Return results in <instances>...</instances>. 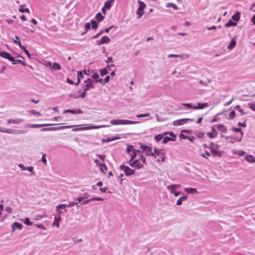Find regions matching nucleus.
<instances>
[{
  "label": "nucleus",
  "mask_w": 255,
  "mask_h": 255,
  "mask_svg": "<svg viewBox=\"0 0 255 255\" xmlns=\"http://www.w3.org/2000/svg\"><path fill=\"white\" fill-rule=\"evenodd\" d=\"M115 1V0H107L104 4V7L106 8V9H110L112 6V3Z\"/></svg>",
  "instance_id": "25"
},
{
  "label": "nucleus",
  "mask_w": 255,
  "mask_h": 255,
  "mask_svg": "<svg viewBox=\"0 0 255 255\" xmlns=\"http://www.w3.org/2000/svg\"><path fill=\"white\" fill-rule=\"evenodd\" d=\"M99 166L100 167V170L101 171H104V169L107 170V166L104 163H99Z\"/></svg>",
  "instance_id": "51"
},
{
  "label": "nucleus",
  "mask_w": 255,
  "mask_h": 255,
  "mask_svg": "<svg viewBox=\"0 0 255 255\" xmlns=\"http://www.w3.org/2000/svg\"><path fill=\"white\" fill-rule=\"evenodd\" d=\"M34 226L37 227L38 228L42 229V230H45V227L42 224H36V225H34Z\"/></svg>",
  "instance_id": "61"
},
{
  "label": "nucleus",
  "mask_w": 255,
  "mask_h": 255,
  "mask_svg": "<svg viewBox=\"0 0 255 255\" xmlns=\"http://www.w3.org/2000/svg\"><path fill=\"white\" fill-rule=\"evenodd\" d=\"M164 136V133H163V134H158L157 135H156L154 136V139L157 142H158V141H160L163 138Z\"/></svg>",
  "instance_id": "38"
},
{
  "label": "nucleus",
  "mask_w": 255,
  "mask_h": 255,
  "mask_svg": "<svg viewBox=\"0 0 255 255\" xmlns=\"http://www.w3.org/2000/svg\"><path fill=\"white\" fill-rule=\"evenodd\" d=\"M140 159L133 160L130 164L131 167L140 169L143 167L144 164H146L145 158L143 156L142 153L140 154Z\"/></svg>",
  "instance_id": "2"
},
{
  "label": "nucleus",
  "mask_w": 255,
  "mask_h": 255,
  "mask_svg": "<svg viewBox=\"0 0 255 255\" xmlns=\"http://www.w3.org/2000/svg\"><path fill=\"white\" fill-rule=\"evenodd\" d=\"M89 196L90 195L89 194L85 192L82 197H79L76 199L75 198L74 200L78 201L79 203H81L82 200H84V199H88V198L89 197Z\"/></svg>",
  "instance_id": "22"
},
{
  "label": "nucleus",
  "mask_w": 255,
  "mask_h": 255,
  "mask_svg": "<svg viewBox=\"0 0 255 255\" xmlns=\"http://www.w3.org/2000/svg\"><path fill=\"white\" fill-rule=\"evenodd\" d=\"M217 128L219 130H220L223 133H226L227 131V128L226 127H225L223 125H217Z\"/></svg>",
  "instance_id": "26"
},
{
  "label": "nucleus",
  "mask_w": 255,
  "mask_h": 255,
  "mask_svg": "<svg viewBox=\"0 0 255 255\" xmlns=\"http://www.w3.org/2000/svg\"><path fill=\"white\" fill-rule=\"evenodd\" d=\"M0 132L9 133V134H23L27 132L25 130H15L10 128H4L0 127Z\"/></svg>",
  "instance_id": "4"
},
{
  "label": "nucleus",
  "mask_w": 255,
  "mask_h": 255,
  "mask_svg": "<svg viewBox=\"0 0 255 255\" xmlns=\"http://www.w3.org/2000/svg\"><path fill=\"white\" fill-rule=\"evenodd\" d=\"M86 91H85L84 90L83 92L82 93L81 95L78 96H74V98L75 99H78L79 98H84L86 97Z\"/></svg>",
  "instance_id": "54"
},
{
  "label": "nucleus",
  "mask_w": 255,
  "mask_h": 255,
  "mask_svg": "<svg viewBox=\"0 0 255 255\" xmlns=\"http://www.w3.org/2000/svg\"><path fill=\"white\" fill-rule=\"evenodd\" d=\"M91 26V23L87 22V23H85V27H84L85 31L82 33V35H84V34L86 33L90 29Z\"/></svg>",
  "instance_id": "39"
},
{
  "label": "nucleus",
  "mask_w": 255,
  "mask_h": 255,
  "mask_svg": "<svg viewBox=\"0 0 255 255\" xmlns=\"http://www.w3.org/2000/svg\"><path fill=\"white\" fill-rule=\"evenodd\" d=\"M167 188L168 190L170 191V193L172 194H174V193L176 192V189L172 185L167 186Z\"/></svg>",
  "instance_id": "44"
},
{
  "label": "nucleus",
  "mask_w": 255,
  "mask_h": 255,
  "mask_svg": "<svg viewBox=\"0 0 255 255\" xmlns=\"http://www.w3.org/2000/svg\"><path fill=\"white\" fill-rule=\"evenodd\" d=\"M232 130L235 132H240V134L236 136H224L222 135V137H224L226 140H228L229 139H232V140L230 141V143H233L235 141L236 142H240L242 140V139L243 136V132L242 131L241 128H233Z\"/></svg>",
  "instance_id": "1"
},
{
  "label": "nucleus",
  "mask_w": 255,
  "mask_h": 255,
  "mask_svg": "<svg viewBox=\"0 0 255 255\" xmlns=\"http://www.w3.org/2000/svg\"><path fill=\"white\" fill-rule=\"evenodd\" d=\"M76 126H60L57 127H52V128H43L41 129V131H56L61 130L66 128H71L74 127H76Z\"/></svg>",
  "instance_id": "6"
},
{
  "label": "nucleus",
  "mask_w": 255,
  "mask_h": 255,
  "mask_svg": "<svg viewBox=\"0 0 255 255\" xmlns=\"http://www.w3.org/2000/svg\"><path fill=\"white\" fill-rule=\"evenodd\" d=\"M237 23L236 22L233 21L232 20H229L228 22L225 24V26L226 27H229L231 26H235Z\"/></svg>",
  "instance_id": "34"
},
{
  "label": "nucleus",
  "mask_w": 255,
  "mask_h": 255,
  "mask_svg": "<svg viewBox=\"0 0 255 255\" xmlns=\"http://www.w3.org/2000/svg\"><path fill=\"white\" fill-rule=\"evenodd\" d=\"M249 107L253 111H255V104L253 103H249Z\"/></svg>",
  "instance_id": "60"
},
{
  "label": "nucleus",
  "mask_w": 255,
  "mask_h": 255,
  "mask_svg": "<svg viewBox=\"0 0 255 255\" xmlns=\"http://www.w3.org/2000/svg\"><path fill=\"white\" fill-rule=\"evenodd\" d=\"M26 170L30 172V175H34L35 172L34 171V168L32 166L27 167Z\"/></svg>",
  "instance_id": "49"
},
{
  "label": "nucleus",
  "mask_w": 255,
  "mask_h": 255,
  "mask_svg": "<svg viewBox=\"0 0 255 255\" xmlns=\"http://www.w3.org/2000/svg\"><path fill=\"white\" fill-rule=\"evenodd\" d=\"M91 24H92V28L94 29H96L98 26V24L97 23V22L94 20H92L91 22Z\"/></svg>",
  "instance_id": "48"
},
{
  "label": "nucleus",
  "mask_w": 255,
  "mask_h": 255,
  "mask_svg": "<svg viewBox=\"0 0 255 255\" xmlns=\"http://www.w3.org/2000/svg\"><path fill=\"white\" fill-rule=\"evenodd\" d=\"M109 127V126H93L91 127H85L73 128L72 129V130L73 131H77L83 130H88V129H96V128H100L101 127Z\"/></svg>",
  "instance_id": "11"
},
{
  "label": "nucleus",
  "mask_w": 255,
  "mask_h": 255,
  "mask_svg": "<svg viewBox=\"0 0 255 255\" xmlns=\"http://www.w3.org/2000/svg\"><path fill=\"white\" fill-rule=\"evenodd\" d=\"M182 105L186 107L189 109H194L195 106H193L191 103H182Z\"/></svg>",
  "instance_id": "45"
},
{
  "label": "nucleus",
  "mask_w": 255,
  "mask_h": 255,
  "mask_svg": "<svg viewBox=\"0 0 255 255\" xmlns=\"http://www.w3.org/2000/svg\"><path fill=\"white\" fill-rule=\"evenodd\" d=\"M9 55V53L5 52V51H2L1 56L3 58H6L7 56Z\"/></svg>",
  "instance_id": "58"
},
{
  "label": "nucleus",
  "mask_w": 255,
  "mask_h": 255,
  "mask_svg": "<svg viewBox=\"0 0 255 255\" xmlns=\"http://www.w3.org/2000/svg\"><path fill=\"white\" fill-rule=\"evenodd\" d=\"M187 199V196H183L182 197H180L179 199L177 201L176 205H181L182 204V202L183 201H186Z\"/></svg>",
  "instance_id": "27"
},
{
  "label": "nucleus",
  "mask_w": 255,
  "mask_h": 255,
  "mask_svg": "<svg viewBox=\"0 0 255 255\" xmlns=\"http://www.w3.org/2000/svg\"><path fill=\"white\" fill-rule=\"evenodd\" d=\"M23 223L27 226H32V223L30 221L29 219L28 218H26L23 221Z\"/></svg>",
  "instance_id": "52"
},
{
  "label": "nucleus",
  "mask_w": 255,
  "mask_h": 255,
  "mask_svg": "<svg viewBox=\"0 0 255 255\" xmlns=\"http://www.w3.org/2000/svg\"><path fill=\"white\" fill-rule=\"evenodd\" d=\"M240 13L239 12H237L236 14H234L232 16V19L235 22L238 21L240 20Z\"/></svg>",
  "instance_id": "35"
},
{
  "label": "nucleus",
  "mask_w": 255,
  "mask_h": 255,
  "mask_svg": "<svg viewBox=\"0 0 255 255\" xmlns=\"http://www.w3.org/2000/svg\"><path fill=\"white\" fill-rule=\"evenodd\" d=\"M191 119H182L174 121L173 125L175 126H181L186 123L187 121H192Z\"/></svg>",
  "instance_id": "12"
},
{
  "label": "nucleus",
  "mask_w": 255,
  "mask_h": 255,
  "mask_svg": "<svg viewBox=\"0 0 255 255\" xmlns=\"http://www.w3.org/2000/svg\"><path fill=\"white\" fill-rule=\"evenodd\" d=\"M24 5H21L19 6L18 10L21 12H27L29 13L30 10L28 8H24Z\"/></svg>",
  "instance_id": "29"
},
{
  "label": "nucleus",
  "mask_w": 255,
  "mask_h": 255,
  "mask_svg": "<svg viewBox=\"0 0 255 255\" xmlns=\"http://www.w3.org/2000/svg\"><path fill=\"white\" fill-rule=\"evenodd\" d=\"M148 116H149V114H139V115H137L136 116V117L138 118H140L147 117H148Z\"/></svg>",
  "instance_id": "56"
},
{
  "label": "nucleus",
  "mask_w": 255,
  "mask_h": 255,
  "mask_svg": "<svg viewBox=\"0 0 255 255\" xmlns=\"http://www.w3.org/2000/svg\"><path fill=\"white\" fill-rule=\"evenodd\" d=\"M91 77L93 79H95L96 80H97V79H98L99 78V75L97 73H95L92 75Z\"/></svg>",
  "instance_id": "63"
},
{
  "label": "nucleus",
  "mask_w": 255,
  "mask_h": 255,
  "mask_svg": "<svg viewBox=\"0 0 255 255\" xmlns=\"http://www.w3.org/2000/svg\"><path fill=\"white\" fill-rule=\"evenodd\" d=\"M12 64H20L23 66H25L26 64L24 62L22 61L21 60H15L14 59V61H12Z\"/></svg>",
  "instance_id": "40"
},
{
  "label": "nucleus",
  "mask_w": 255,
  "mask_h": 255,
  "mask_svg": "<svg viewBox=\"0 0 255 255\" xmlns=\"http://www.w3.org/2000/svg\"><path fill=\"white\" fill-rule=\"evenodd\" d=\"M5 59H8L11 62H12V61H14V57H13L10 53L9 55H8V56H7Z\"/></svg>",
  "instance_id": "62"
},
{
  "label": "nucleus",
  "mask_w": 255,
  "mask_h": 255,
  "mask_svg": "<svg viewBox=\"0 0 255 255\" xmlns=\"http://www.w3.org/2000/svg\"><path fill=\"white\" fill-rule=\"evenodd\" d=\"M137 153H140L141 152L140 151L136 149H134L133 151H132V152H131V154H130L131 157L130 158H131V159H133L134 158H135Z\"/></svg>",
  "instance_id": "37"
},
{
  "label": "nucleus",
  "mask_w": 255,
  "mask_h": 255,
  "mask_svg": "<svg viewBox=\"0 0 255 255\" xmlns=\"http://www.w3.org/2000/svg\"><path fill=\"white\" fill-rule=\"evenodd\" d=\"M52 68H53L54 70H60L61 69V65L56 62H55L53 63Z\"/></svg>",
  "instance_id": "43"
},
{
  "label": "nucleus",
  "mask_w": 255,
  "mask_h": 255,
  "mask_svg": "<svg viewBox=\"0 0 255 255\" xmlns=\"http://www.w3.org/2000/svg\"><path fill=\"white\" fill-rule=\"evenodd\" d=\"M235 115H236L235 112L234 111H232L230 112V113L229 115L228 119L229 120L233 119L234 118Z\"/></svg>",
  "instance_id": "53"
},
{
  "label": "nucleus",
  "mask_w": 255,
  "mask_h": 255,
  "mask_svg": "<svg viewBox=\"0 0 255 255\" xmlns=\"http://www.w3.org/2000/svg\"><path fill=\"white\" fill-rule=\"evenodd\" d=\"M208 136L209 138H213L214 137H216L217 135V132L216 130L215 129L214 127H213L212 128V131L211 132H208L207 133Z\"/></svg>",
  "instance_id": "17"
},
{
  "label": "nucleus",
  "mask_w": 255,
  "mask_h": 255,
  "mask_svg": "<svg viewBox=\"0 0 255 255\" xmlns=\"http://www.w3.org/2000/svg\"><path fill=\"white\" fill-rule=\"evenodd\" d=\"M210 151L214 156H221L222 152L216 150L213 147H210Z\"/></svg>",
  "instance_id": "19"
},
{
  "label": "nucleus",
  "mask_w": 255,
  "mask_h": 255,
  "mask_svg": "<svg viewBox=\"0 0 255 255\" xmlns=\"http://www.w3.org/2000/svg\"><path fill=\"white\" fill-rule=\"evenodd\" d=\"M114 27V25H112L111 26H110V27L108 28H106L105 29V30H102L100 32H99V33H98L97 35H95V36H93L92 37L94 39H95V38H98L100 35H101L102 34H103V33L104 32H106V33H108L109 32V30L110 29H111L112 28H113Z\"/></svg>",
  "instance_id": "21"
},
{
  "label": "nucleus",
  "mask_w": 255,
  "mask_h": 255,
  "mask_svg": "<svg viewBox=\"0 0 255 255\" xmlns=\"http://www.w3.org/2000/svg\"><path fill=\"white\" fill-rule=\"evenodd\" d=\"M238 126L241 127L245 128L247 127L246 122H244V123L239 122L238 123Z\"/></svg>",
  "instance_id": "59"
},
{
  "label": "nucleus",
  "mask_w": 255,
  "mask_h": 255,
  "mask_svg": "<svg viewBox=\"0 0 255 255\" xmlns=\"http://www.w3.org/2000/svg\"><path fill=\"white\" fill-rule=\"evenodd\" d=\"M67 113H71L73 114H82L83 113V112L80 109H78V110L68 109V110H65L63 111L64 114H66Z\"/></svg>",
  "instance_id": "15"
},
{
  "label": "nucleus",
  "mask_w": 255,
  "mask_h": 255,
  "mask_svg": "<svg viewBox=\"0 0 255 255\" xmlns=\"http://www.w3.org/2000/svg\"><path fill=\"white\" fill-rule=\"evenodd\" d=\"M103 198L99 197H92L90 199L86 200L84 202H83V204H88L90 202L93 201H103Z\"/></svg>",
  "instance_id": "20"
},
{
  "label": "nucleus",
  "mask_w": 255,
  "mask_h": 255,
  "mask_svg": "<svg viewBox=\"0 0 255 255\" xmlns=\"http://www.w3.org/2000/svg\"><path fill=\"white\" fill-rule=\"evenodd\" d=\"M166 7H172V8H173L175 10L178 9L177 6L175 4L173 3H167Z\"/></svg>",
  "instance_id": "50"
},
{
  "label": "nucleus",
  "mask_w": 255,
  "mask_h": 255,
  "mask_svg": "<svg viewBox=\"0 0 255 255\" xmlns=\"http://www.w3.org/2000/svg\"><path fill=\"white\" fill-rule=\"evenodd\" d=\"M5 210L6 212H8L9 213H11L12 212V208L10 207H9V206L6 207L5 208Z\"/></svg>",
  "instance_id": "64"
},
{
  "label": "nucleus",
  "mask_w": 255,
  "mask_h": 255,
  "mask_svg": "<svg viewBox=\"0 0 255 255\" xmlns=\"http://www.w3.org/2000/svg\"><path fill=\"white\" fill-rule=\"evenodd\" d=\"M138 123H139L138 122H136V121H132L127 120H120V119L112 120L110 122V123L113 125H131V124H136Z\"/></svg>",
  "instance_id": "3"
},
{
  "label": "nucleus",
  "mask_w": 255,
  "mask_h": 255,
  "mask_svg": "<svg viewBox=\"0 0 255 255\" xmlns=\"http://www.w3.org/2000/svg\"><path fill=\"white\" fill-rule=\"evenodd\" d=\"M61 220V217L60 216H56L54 217V222L53 223V225L56 226L57 227H59V222Z\"/></svg>",
  "instance_id": "31"
},
{
  "label": "nucleus",
  "mask_w": 255,
  "mask_h": 255,
  "mask_svg": "<svg viewBox=\"0 0 255 255\" xmlns=\"http://www.w3.org/2000/svg\"><path fill=\"white\" fill-rule=\"evenodd\" d=\"M54 124H27L26 125V127L30 128H39L41 127H43L44 126H49L54 125Z\"/></svg>",
  "instance_id": "13"
},
{
  "label": "nucleus",
  "mask_w": 255,
  "mask_h": 255,
  "mask_svg": "<svg viewBox=\"0 0 255 255\" xmlns=\"http://www.w3.org/2000/svg\"><path fill=\"white\" fill-rule=\"evenodd\" d=\"M208 106V104L207 103H197V105L195 106L194 110L203 109L207 107Z\"/></svg>",
  "instance_id": "18"
},
{
  "label": "nucleus",
  "mask_w": 255,
  "mask_h": 255,
  "mask_svg": "<svg viewBox=\"0 0 255 255\" xmlns=\"http://www.w3.org/2000/svg\"><path fill=\"white\" fill-rule=\"evenodd\" d=\"M15 38H16V39L18 40V46L19 47V48L21 49V50H23V51H24L25 50H26V49L25 48V47H24L23 46H22L21 44V42H20V41L19 40V38L18 36H15Z\"/></svg>",
  "instance_id": "42"
},
{
  "label": "nucleus",
  "mask_w": 255,
  "mask_h": 255,
  "mask_svg": "<svg viewBox=\"0 0 255 255\" xmlns=\"http://www.w3.org/2000/svg\"><path fill=\"white\" fill-rule=\"evenodd\" d=\"M56 211L58 214V216H60V215L62 214L64 212V209H57V206L56 207Z\"/></svg>",
  "instance_id": "55"
},
{
  "label": "nucleus",
  "mask_w": 255,
  "mask_h": 255,
  "mask_svg": "<svg viewBox=\"0 0 255 255\" xmlns=\"http://www.w3.org/2000/svg\"><path fill=\"white\" fill-rule=\"evenodd\" d=\"M100 73L102 76H104L108 73L107 68H104L100 70Z\"/></svg>",
  "instance_id": "41"
},
{
  "label": "nucleus",
  "mask_w": 255,
  "mask_h": 255,
  "mask_svg": "<svg viewBox=\"0 0 255 255\" xmlns=\"http://www.w3.org/2000/svg\"><path fill=\"white\" fill-rule=\"evenodd\" d=\"M104 18V16L102 15L101 12H98L95 16L96 19L99 22L103 21Z\"/></svg>",
  "instance_id": "33"
},
{
  "label": "nucleus",
  "mask_w": 255,
  "mask_h": 255,
  "mask_svg": "<svg viewBox=\"0 0 255 255\" xmlns=\"http://www.w3.org/2000/svg\"><path fill=\"white\" fill-rule=\"evenodd\" d=\"M154 152L156 153L157 156L160 157L159 158L157 159V162H159L160 161L163 162L165 160V151L164 149H158L156 147L154 148Z\"/></svg>",
  "instance_id": "7"
},
{
  "label": "nucleus",
  "mask_w": 255,
  "mask_h": 255,
  "mask_svg": "<svg viewBox=\"0 0 255 255\" xmlns=\"http://www.w3.org/2000/svg\"><path fill=\"white\" fill-rule=\"evenodd\" d=\"M164 135H169L170 137L169 136H165L163 137L162 143H166L169 141H175L176 136L172 131H166L164 132Z\"/></svg>",
  "instance_id": "5"
},
{
  "label": "nucleus",
  "mask_w": 255,
  "mask_h": 255,
  "mask_svg": "<svg viewBox=\"0 0 255 255\" xmlns=\"http://www.w3.org/2000/svg\"><path fill=\"white\" fill-rule=\"evenodd\" d=\"M120 169L122 170H123L125 172V174L127 176H129L134 173L135 170L134 169H132L130 168L128 166H125L124 165H121L120 166Z\"/></svg>",
  "instance_id": "9"
},
{
  "label": "nucleus",
  "mask_w": 255,
  "mask_h": 255,
  "mask_svg": "<svg viewBox=\"0 0 255 255\" xmlns=\"http://www.w3.org/2000/svg\"><path fill=\"white\" fill-rule=\"evenodd\" d=\"M78 202H71L68 204H59L58 206H57V209H64L65 213H66L67 212L66 207H72L75 205L78 206Z\"/></svg>",
  "instance_id": "10"
},
{
  "label": "nucleus",
  "mask_w": 255,
  "mask_h": 255,
  "mask_svg": "<svg viewBox=\"0 0 255 255\" xmlns=\"http://www.w3.org/2000/svg\"><path fill=\"white\" fill-rule=\"evenodd\" d=\"M184 190L186 192L190 194H195L198 193V191L196 188H185Z\"/></svg>",
  "instance_id": "24"
},
{
  "label": "nucleus",
  "mask_w": 255,
  "mask_h": 255,
  "mask_svg": "<svg viewBox=\"0 0 255 255\" xmlns=\"http://www.w3.org/2000/svg\"><path fill=\"white\" fill-rule=\"evenodd\" d=\"M137 2L139 5V7L137 8L136 13L138 15V18H140L143 14V9L145 8L146 5L145 4L140 0H137Z\"/></svg>",
  "instance_id": "8"
},
{
  "label": "nucleus",
  "mask_w": 255,
  "mask_h": 255,
  "mask_svg": "<svg viewBox=\"0 0 255 255\" xmlns=\"http://www.w3.org/2000/svg\"><path fill=\"white\" fill-rule=\"evenodd\" d=\"M95 87L92 83H86L84 88L85 91H87L90 89H94Z\"/></svg>",
  "instance_id": "28"
},
{
  "label": "nucleus",
  "mask_w": 255,
  "mask_h": 255,
  "mask_svg": "<svg viewBox=\"0 0 255 255\" xmlns=\"http://www.w3.org/2000/svg\"><path fill=\"white\" fill-rule=\"evenodd\" d=\"M236 45V41L234 38L232 39L230 41L229 45L228 46L229 49H232L234 48Z\"/></svg>",
  "instance_id": "30"
},
{
  "label": "nucleus",
  "mask_w": 255,
  "mask_h": 255,
  "mask_svg": "<svg viewBox=\"0 0 255 255\" xmlns=\"http://www.w3.org/2000/svg\"><path fill=\"white\" fill-rule=\"evenodd\" d=\"M110 41V38L107 36H104L100 40L97 41L98 45L104 43H108Z\"/></svg>",
  "instance_id": "14"
},
{
  "label": "nucleus",
  "mask_w": 255,
  "mask_h": 255,
  "mask_svg": "<svg viewBox=\"0 0 255 255\" xmlns=\"http://www.w3.org/2000/svg\"><path fill=\"white\" fill-rule=\"evenodd\" d=\"M22 121H23V120L19 119H14V120L9 119L8 120H7V123L8 124H19L20 123H21Z\"/></svg>",
  "instance_id": "23"
},
{
  "label": "nucleus",
  "mask_w": 255,
  "mask_h": 255,
  "mask_svg": "<svg viewBox=\"0 0 255 255\" xmlns=\"http://www.w3.org/2000/svg\"><path fill=\"white\" fill-rule=\"evenodd\" d=\"M140 148L146 153V155L147 156L149 155V153L152 151V148L147 145H142L140 146Z\"/></svg>",
  "instance_id": "16"
},
{
  "label": "nucleus",
  "mask_w": 255,
  "mask_h": 255,
  "mask_svg": "<svg viewBox=\"0 0 255 255\" xmlns=\"http://www.w3.org/2000/svg\"><path fill=\"white\" fill-rule=\"evenodd\" d=\"M12 227L14 230L15 229L21 230L22 228V225L18 222H14L13 223Z\"/></svg>",
  "instance_id": "36"
},
{
  "label": "nucleus",
  "mask_w": 255,
  "mask_h": 255,
  "mask_svg": "<svg viewBox=\"0 0 255 255\" xmlns=\"http://www.w3.org/2000/svg\"><path fill=\"white\" fill-rule=\"evenodd\" d=\"M134 149H133V147L132 145H128L126 149L127 152L129 154V155L131 154V152H132V151H133Z\"/></svg>",
  "instance_id": "46"
},
{
  "label": "nucleus",
  "mask_w": 255,
  "mask_h": 255,
  "mask_svg": "<svg viewBox=\"0 0 255 255\" xmlns=\"http://www.w3.org/2000/svg\"><path fill=\"white\" fill-rule=\"evenodd\" d=\"M29 113L31 114V115H32L35 117H39V116H41V114L38 112H37L35 110H31L30 112H29Z\"/></svg>",
  "instance_id": "47"
},
{
  "label": "nucleus",
  "mask_w": 255,
  "mask_h": 255,
  "mask_svg": "<svg viewBox=\"0 0 255 255\" xmlns=\"http://www.w3.org/2000/svg\"><path fill=\"white\" fill-rule=\"evenodd\" d=\"M245 152L243 150H238L236 152V154L239 155V156H243L245 154Z\"/></svg>",
  "instance_id": "57"
},
{
  "label": "nucleus",
  "mask_w": 255,
  "mask_h": 255,
  "mask_svg": "<svg viewBox=\"0 0 255 255\" xmlns=\"http://www.w3.org/2000/svg\"><path fill=\"white\" fill-rule=\"evenodd\" d=\"M245 159L246 160L250 162H255V157L252 155L248 154L246 155Z\"/></svg>",
  "instance_id": "32"
}]
</instances>
